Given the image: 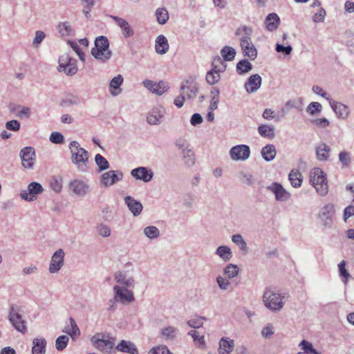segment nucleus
Listing matches in <instances>:
<instances>
[{
    "instance_id": "nucleus-1",
    "label": "nucleus",
    "mask_w": 354,
    "mask_h": 354,
    "mask_svg": "<svg viewBox=\"0 0 354 354\" xmlns=\"http://www.w3.org/2000/svg\"><path fill=\"white\" fill-rule=\"evenodd\" d=\"M236 34L241 36L240 43L244 56L254 60L257 57V50L250 37L252 34V29L247 26L240 27L237 29Z\"/></svg>"
},
{
    "instance_id": "nucleus-8",
    "label": "nucleus",
    "mask_w": 354,
    "mask_h": 354,
    "mask_svg": "<svg viewBox=\"0 0 354 354\" xmlns=\"http://www.w3.org/2000/svg\"><path fill=\"white\" fill-rule=\"evenodd\" d=\"M142 84L151 93L158 95H162L169 88L168 85L163 81L156 83L152 80H145L142 82Z\"/></svg>"
},
{
    "instance_id": "nucleus-26",
    "label": "nucleus",
    "mask_w": 354,
    "mask_h": 354,
    "mask_svg": "<svg viewBox=\"0 0 354 354\" xmlns=\"http://www.w3.org/2000/svg\"><path fill=\"white\" fill-rule=\"evenodd\" d=\"M70 189L77 195L86 194L88 187L83 181L75 180L70 183Z\"/></svg>"
},
{
    "instance_id": "nucleus-58",
    "label": "nucleus",
    "mask_w": 354,
    "mask_h": 354,
    "mask_svg": "<svg viewBox=\"0 0 354 354\" xmlns=\"http://www.w3.org/2000/svg\"><path fill=\"white\" fill-rule=\"evenodd\" d=\"M321 109L322 105L319 102H311L308 106V111L313 115L317 112H319Z\"/></svg>"
},
{
    "instance_id": "nucleus-62",
    "label": "nucleus",
    "mask_w": 354,
    "mask_h": 354,
    "mask_svg": "<svg viewBox=\"0 0 354 354\" xmlns=\"http://www.w3.org/2000/svg\"><path fill=\"white\" fill-rule=\"evenodd\" d=\"M232 241L240 245L241 249L246 248V243L240 234H236L232 236Z\"/></svg>"
},
{
    "instance_id": "nucleus-31",
    "label": "nucleus",
    "mask_w": 354,
    "mask_h": 354,
    "mask_svg": "<svg viewBox=\"0 0 354 354\" xmlns=\"http://www.w3.org/2000/svg\"><path fill=\"white\" fill-rule=\"evenodd\" d=\"M261 155L266 161L273 160L276 156L275 147L272 145H268L261 149Z\"/></svg>"
},
{
    "instance_id": "nucleus-42",
    "label": "nucleus",
    "mask_w": 354,
    "mask_h": 354,
    "mask_svg": "<svg viewBox=\"0 0 354 354\" xmlns=\"http://www.w3.org/2000/svg\"><path fill=\"white\" fill-rule=\"evenodd\" d=\"M239 274V268L233 264H229L224 270V274L228 278H233Z\"/></svg>"
},
{
    "instance_id": "nucleus-29",
    "label": "nucleus",
    "mask_w": 354,
    "mask_h": 354,
    "mask_svg": "<svg viewBox=\"0 0 354 354\" xmlns=\"http://www.w3.org/2000/svg\"><path fill=\"white\" fill-rule=\"evenodd\" d=\"M116 348L118 351L129 353L130 354H138V350L135 345L130 342L122 340L120 343L118 344Z\"/></svg>"
},
{
    "instance_id": "nucleus-19",
    "label": "nucleus",
    "mask_w": 354,
    "mask_h": 354,
    "mask_svg": "<svg viewBox=\"0 0 354 354\" xmlns=\"http://www.w3.org/2000/svg\"><path fill=\"white\" fill-rule=\"evenodd\" d=\"M269 189L275 194L277 200L285 201L289 196V194L283 187L277 183H273L269 187Z\"/></svg>"
},
{
    "instance_id": "nucleus-15",
    "label": "nucleus",
    "mask_w": 354,
    "mask_h": 354,
    "mask_svg": "<svg viewBox=\"0 0 354 354\" xmlns=\"http://www.w3.org/2000/svg\"><path fill=\"white\" fill-rule=\"evenodd\" d=\"M261 77L259 75L255 74L250 77L245 84V88L248 93L256 91L261 86Z\"/></svg>"
},
{
    "instance_id": "nucleus-13",
    "label": "nucleus",
    "mask_w": 354,
    "mask_h": 354,
    "mask_svg": "<svg viewBox=\"0 0 354 354\" xmlns=\"http://www.w3.org/2000/svg\"><path fill=\"white\" fill-rule=\"evenodd\" d=\"M122 178V174L121 172L116 173L113 170L109 171L102 174L101 178V183L104 186H110L113 185L115 183L119 181Z\"/></svg>"
},
{
    "instance_id": "nucleus-2",
    "label": "nucleus",
    "mask_w": 354,
    "mask_h": 354,
    "mask_svg": "<svg viewBox=\"0 0 354 354\" xmlns=\"http://www.w3.org/2000/svg\"><path fill=\"white\" fill-rule=\"evenodd\" d=\"M310 183L321 196H325L328 192L326 174L320 168H314L310 172Z\"/></svg>"
},
{
    "instance_id": "nucleus-54",
    "label": "nucleus",
    "mask_w": 354,
    "mask_h": 354,
    "mask_svg": "<svg viewBox=\"0 0 354 354\" xmlns=\"http://www.w3.org/2000/svg\"><path fill=\"white\" fill-rule=\"evenodd\" d=\"M203 320L204 317H197L196 319H190L188 322V324L189 326L194 328H200L203 324Z\"/></svg>"
},
{
    "instance_id": "nucleus-5",
    "label": "nucleus",
    "mask_w": 354,
    "mask_h": 354,
    "mask_svg": "<svg viewBox=\"0 0 354 354\" xmlns=\"http://www.w3.org/2000/svg\"><path fill=\"white\" fill-rule=\"evenodd\" d=\"M263 299L265 306L272 310H279L283 306V297L270 290L264 292Z\"/></svg>"
},
{
    "instance_id": "nucleus-40",
    "label": "nucleus",
    "mask_w": 354,
    "mask_h": 354,
    "mask_svg": "<svg viewBox=\"0 0 354 354\" xmlns=\"http://www.w3.org/2000/svg\"><path fill=\"white\" fill-rule=\"evenodd\" d=\"M75 59H72L68 53H64L59 58L58 71L62 72V70L68 65L71 62Z\"/></svg>"
},
{
    "instance_id": "nucleus-63",
    "label": "nucleus",
    "mask_w": 354,
    "mask_h": 354,
    "mask_svg": "<svg viewBox=\"0 0 354 354\" xmlns=\"http://www.w3.org/2000/svg\"><path fill=\"white\" fill-rule=\"evenodd\" d=\"M338 267H339V274L341 276L345 277L346 279H347L349 277V274L346 269L345 261H341L339 263Z\"/></svg>"
},
{
    "instance_id": "nucleus-21",
    "label": "nucleus",
    "mask_w": 354,
    "mask_h": 354,
    "mask_svg": "<svg viewBox=\"0 0 354 354\" xmlns=\"http://www.w3.org/2000/svg\"><path fill=\"white\" fill-rule=\"evenodd\" d=\"M280 23V19L275 13L269 14L266 19L265 24L267 30L273 31L276 30Z\"/></svg>"
},
{
    "instance_id": "nucleus-7",
    "label": "nucleus",
    "mask_w": 354,
    "mask_h": 354,
    "mask_svg": "<svg viewBox=\"0 0 354 354\" xmlns=\"http://www.w3.org/2000/svg\"><path fill=\"white\" fill-rule=\"evenodd\" d=\"M230 157L234 160H245L250 154V148L245 145L233 147L230 151Z\"/></svg>"
},
{
    "instance_id": "nucleus-3",
    "label": "nucleus",
    "mask_w": 354,
    "mask_h": 354,
    "mask_svg": "<svg viewBox=\"0 0 354 354\" xmlns=\"http://www.w3.org/2000/svg\"><path fill=\"white\" fill-rule=\"evenodd\" d=\"M91 54L97 59L103 62L111 57V51L109 50V42L106 37L100 36L95 39V47L92 48Z\"/></svg>"
},
{
    "instance_id": "nucleus-39",
    "label": "nucleus",
    "mask_w": 354,
    "mask_h": 354,
    "mask_svg": "<svg viewBox=\"0 0 354 354\" xmlns=\"http://www.w3.org/2000/svg\"><path fill=\"white\" fill-rule=\"evenodd\" d=\"M57 30L62 36H68L73 32L72 26L68 22L60 23L57 26Z\"/></svg>"
},
{
    "instance_id": "nucleus-16",
    "label": "nucleus",
    "mask_w": 354,
    "mask_h": 354,
    "mask_svg": "<svg viewBox=\"0 0 354 354\" xmlns=\"http://www.w3.org/2000/svg\"><path fill=\"white\" fill-rule=\"evenodd\" d=\"M124 201L129 210L134 216H138L141 213L142 210V205L139 201L129 196H126Z\"/></svg>"
},
{
    "instance_id": "nucleus-25",
    "label": "nucleus",
    "mask_w": 354,
    "mask_h": 354,
    "mask_svg": "<svg viewBox=\"0 0 354 354\" xmlns=\"http://www.w3.org/2000/svg\"><path fill=\"white\" fill-rule=\"evenodd\" d=\"M330 147L325 143L319 145L316 148L317 158L319 160H327L330 156Z\"/></svg>"
},
{
    "instance_id": "nucleus-22",
    "label": "nucleus",
    "mask_w": 354,
    "mask_h": 354,
    "mask_svg": "<svg viewBox=\"0 0 354 354\" xmlns=\"http://www.w3.org/2000/svg\"><path fill=\"white\" fill-rule=\"evenodd\" d=\"M113 18L118 26L121 28L122 34L125 37H129L133 35V30L131 28L129 23L126 20L118 17H113Z\"/></svg>"
},
{
    "instance_id": "nucleus-57",
    "label": "nucleus",
    "mask_w": 354,
    "mask_h": 354,
    "mask_svg": "<svg viewBox=\"0 0 354 354\" xmlns=\"http://www.w3.org/2000/svg\"><path fill=\"white\" fill-rule=\"evenodd\" d=\"M6 127L9 130L16 131L19 129L20 123L16 120H10L6 122Z\"/></svg>"
},
{
    "instance_id": "nucleus-11",
    "label": "nucleus",
    "mask_w": 354,
    "mask_h": 354,
    "mask_svg": "<svg viewBox=\"0 0 354 354\" xmlns=\"http://www.w3.org/2000/svg\"><path fill=\"white\" fill-rule=\"evenodd\" d=\"M9 319L16 330L22 333H26V326L25 321L22 319L21 316L18 313L15 311L13 307L11 308Z\"/></svg>"
},
{
    "instance_id": "nucleus-52",
    "label": "nucleus",
    "mask_w": 354,
    "mask_h": 354,
    "mask_svg": "<svg viewBox=\"0 0 354 354\" xmlns=\"http://www.w3.org/2000/svg\"><path fill=\"white\" fill-rule=\"evenodd\" d=\"M51 188L56 192H60L62 189L61 179L53 178L50 183Z\"/></svg>"
},
{
    "instance_id": "nucleus-4",
    "label": "nucleus",
    "mask_w": 354,
    "mask_h": 354,
    "mask_svg": "<svg viewBox=\"0 0 354 354\" xmlns=\"http://www.w3.org/2000/svg\"><path fill=\"white\" fill-rule=\"evenodd\" d=\"M91 342L94 346L98 350L110 353L114 347V342L103 333H97L91 338Z\"/></svg>"
},
{
    "instance_id": "nucleus-37",
    "label": "nucleus",
    "mask_w": 354,
    "mask_h": 354,
    "mask_svg": "<svg viewBox=\"0 0 354 354\" xmlns=\"http://www.w3.org/2000/svg\"><path fill=\"white\" fill-rule=\"evenodd\" d=\"M212 69L218 72H224L226 69V64L224 61L218 56L215 57L212 62Z\"/></svg>"
},
{
    "instance_id": "nucleus-44",
    "label": "nucleus",
    "mask_w": 354,
    "mask_h": 354,
    "mask_svg": "<svg viewBox=\"0 0 354 354\" xmlns=\"http://www.w3.org/2000/svg\"><path fill=\"white\" fill-rule=\"evenodd\" d=\"M67 75H73L77 72V66L76 64V60L71 62L65 68L62 70Z\"/></svg>"
},
{
    "instance_id": "nucleus-56",
    "label": "nucleus",
    "mask_w": 354,
    "mask_h": 354,
    "mask_svg": "<svg viewBox=\"0 0 354 354\" xmlns=\"http://www.w3.org/2000/svg\"><path fill=\"white\" fill-rule=\"evenodd\" d=\"M162 118V115L160 114L158 115H154V114H150L147 116V122L150 124H156L160 123L161 119Z\"/></svg>"
},
{
    "instance_id": "nucleus-24",
    "label": "nucleus",
    "mask_w": 354,
    "mask_h": 354,
    "mask_svg": "<svg viewBox=\"0 0 354 354\" xmlns=\"http://www.w3.org/2000/svg\"><path fill=\"white\" fill-rule=\"evenodd\" d=\"M234 344L232 339L223 337L219 342V353L221 354L230 353L234 349Z\"/></svg>"
},
{
    "instance_id": "nucleus-43",
    "label": "nucleus",
    "mask_w": 354,
    "mask_h": 354,
    "mask_svg": "<svg viewBox=\"0 0 354 354\" xmlns=\"http://www.w3.org/2000/svg\"><path fill=\"white\" fill-rule=\"evenodd\" d=\"M95 160L100 170H104L109 168V165L108 161L102 155L97 154Z\"/></svg>"
},
{
    "instance_id": "nucleus-9",
    "label": "nucleus",
    "mask_w": 354,
    "mask_h": 354,
    "mask_svg": "<svg viewBox=\"0 0 354 354\" xmlns=\"http://www.w3.org/2000/svg\"><path fill=\"white\" fill-rule=\"evenodd\" d=\"M43 191L41 185L38 183H31L28 185V189L21 193V197L28 201H33L36 196Z\"/></svg>"
},
{
    "instance_id": "nucleus-35",
    "label": "nucleus",
    "mask_w": 354,
    "mask_h": 354,
    "mask_svg": "<svg viewBox=\"0 0 354 354\" xmlns=\"http://www.w3.org/2000/svg\"><path fill=\"white\" fill-rule=\"evenodd\" d=\"M221 55L225 61H232L234 59L236 51L232 47L225 46L221 50Z\"/></svg>"
},
{
    "instance_id": "nucleus-51",
    "label": "nucleus",
    "mask_w": 354,
    "mask_h": 354,
    "mask_svg": "<svg viewBox=\"0 0 354 354\" xmlns=\"http://www.w3.org/2000/svg\"><path fill=\"white\" fill-rule=\"evenodd\" d=\"M189 335L192 337L194 340L195 342H197L199 346H204L205 345V340H204V336L199 335V333L198 331L195 330H192L189 333Z\"/></svg>"
},
{
    "instance_id": "nucleus-32",
    "label": "nucleus",
    "mask_w": 354,
    "mask_h": 354,
    "mask_svg": "<svg viewBox=\"0 0 354 354\" xmlns=\"http://www.w3.org/2000/svg\"><path fill=\"white\" fill-rule=\"evenodd\" d=\"M258 131L264 138H272L274 136V128L266 124L260 125Z\"/></svg>"
},
{
    "instance_id": "nucleus-50",
    "label": "nucleus",
    "mask_w": 354,
    "mask_h": 354,
    "mask_svg": "<svg viewBox=\"0 0 354 354\" xmlns=\"http://www.w3.org/2000/svg\"><path fill=\"white\" fill-rule=\"evenodd\" d=\"M149 354H173L167 346H159L156 348H153L149 352Z\"/></svg>"
},
{
    "instance_id": "nucleus-41",
    "label": "nucleus",
    "mask_w": 354,
    "mask_h": 354,
    "mask_svg": "<svg viewBox=\"0 0 354 354\" xmlns=\"http://www.w3.org/2000/svg\"><path fill=\"white\" fill-rule=\"evenodd\" d=\"M299 346L305 354H321L315 348H314L313 344L308 341H301L299 344Z\"/></svg>"
},
{
    "instance_id": "nucleus-33",
    "label": "nucleus",
    "mask_w": 354,
    "mask_h": 354,
    "mask_svg": "<svg viewBox=\"0 0 354 354\" xmlns=\"http://www.w3.org/2000/svg\"><path fill=\"white\" fill-rule=\"evenodd\" d=\"M156 17L160 24H165L169 19L168 11L165 8H158L156 11Z\"/></svg>"
},
{
    "instance_id": "nucleus-48",
    "label": "nucleus",
    "mask_w": 354,
    "mask_h": 354,
    "mask_svg": "<svg viewBox=\"0 0 354 354\" xmlns=\"http://www.w3.org/2000/svg\"><path fill=\"white\" fill-rule=\"evenodd\" d=\"M322 214L326 218H331L335 214V207L333 204L326 205L322 209Z\"/></svg>"
},
{
    "instance_id": "nucleus-6",
    "label": "nucleus",
    "mask_w": 354,
    "mask_h": 354,
    "mask_svg": "<svg viewBox=\"0 0 354 354\" xmlns=\"http://www.w3.org/2000/svg\"><path fill=\"white\" fill-rule=\"evenodd\" d=\"M73 162L75 164L85 163L88 159V153L84 149L81 148L76 141L70 143Z\"/></svg>"
},
{
    "instance_id": "nucleus-47",
    "label": "nucleus",
    "mask_w": 354,
    "mask_h": 354,
    "mask_svg": "<svg viewBox=\"0 0 354 354\" xmlns=\"http://www.w3.org/2000/svg\"><path fill=\"white\" fill-rule=\"evenodd\" d=\"M176 330L172 326H168L162 330L161 334L166 339H173L175 337Z\"/></svg>"
},
{
    "instance_id": "nucleus-12",
    "label": "nucleus",
    "mask_w": 354,
    "mask_h": 354,
    "mask_svg": "<svg viewBox=\"0 0 354 354\" xmlns=\"http://www.w3.org/2000/svg\"><path fill=\"white\" fill-rule=\"evenodd\" d=\"M64 258V252L62 249H59L54 253L49 266L50 272L55 273L60 270L63 265Z\"/></svg>"
},
{
    "instance_id": "nucleus-27",
    "label": "nucleus",
    "mask_w": 354,
    "mask_h": 354,
    "mask_svg": "<svg viewBox=\"0 0 354 354\" xmlns=\"http://www.w3.org/2000/svg\"><path fill=\"white\" fill-rule=\"evenodd\" d=\"M288 179L294 187H299L303 181V177L301 172L297 169H292L288 175Z\"/></svg>"
},
{
    "instance_id": "nucleus-45",
    "label": "nucleus",
    "mask_w": 354,
    "mask_h": 354,
    "mask_svg": "<svg viewBox=\"0 0 354 354\" xmlns=\"http://www.w3.org/2000/svg\"><path fill=\"white\" fill-rule=\"evenodd\" d=\"M217 254L225 260H229L231 257L230 249L227 246L218 247Z\"/></svg>"
},
{
    "instance_id": "nucleus-30",
    "label": "nucleus",
    "mask_w": 354,
    "mask_h": 354,
    "mask_svg": "<svg viewBox=\"0 0 354 354\" xmlns=\"http://www.w3.org/2000/svg\"><path fill=\"white\" fill-rule=\"evenodd\" d=\"M69 321L70 325L66 326L63 331L68 333L73 339H74L80 335V331L75 321L73 318H70Z\"/></svg>"
},
{
    "instance_id": "nucleus-14",
    "label": "nucleus",
    "mask_w": 354,
    "mask_h": 354,
    "mask_svg": "<svg viewBox=\"0 0 354 354\" xmlns=\"http://www.w3.org/2000/svg\"><path fill=\"white\" fill-rule=\"evenodd\" d=\"M131 175L136 179L142 180L144 182H149L153 177V172L145 167H140L133 169Z\"/></svg>"
},
{
    "instance_id": "nucleus-61",
    "label": "nucleus",
    "mask_w": 354,
    "mask_h": 354,
    "mask_svg": "<svg viewBox=\"0 0 354 354\" xmlns=\"http://www.w3.org/2000/svg\"><path fill=\"white\" fill-rule=\"evenodd\" d=\"M339 160L344 166H348L350 162V155L346 151L340 152L339 155Z\"/></svg>"
},
{
    "instance_id": "nucleus-60",
    "label": "nucleus",
    "mask_w": 354,
    "mask_h": 354,
    "mask_svg": "<svg viewBox=\"0 0 354 354\" xmlns=\"http://www.w3.org/2000/svg\"><path fill=\"white\" fill-rule=\"evenodd\" d=\"M115 279L117 281V282L120 283H123L125 285H129L131 283V280L126 279L125 276L121 272L115 273Z\"/></svg>"
},
{
    "instance_id": "nucleus-34",
    "label": "nucleus",
    "mask_w": 354,
    "mask_h": 354,
    "mask_svg": "<svg viewBox=\"0 0 354 354\" xmlns=\"http://www.w3.org/2000/svg\"><path fill=\"white\" fill-rule=\"evenodd\" d=\"M221 72H218L212 68L206 75L207 82L210 85H214L218 83L221 79Z\"/></svg>"
},
{
    "instance_id": "nucleus-10",
    "label": "nucleus",
    "mask_w": 354,
    "mask_h": 354,
    "mask_svg": "<svg viewBox=\"0 0 354 354\" xmlns=\"http://www.w3.org/2000/svg\"><path fill=\"white\" fill-rule=\"evenodd\" d=\"M22 165L26 169L32 167L35 160V150L32 147H25L20 152Z\"/></svg>"
},
{
    "instance_id": "nucleus-28",
    "label": "nucleus",
    "mask_w": 354,
    "mask_h": 354,
    "mask_svg": "<svg viewBox=\"0 0 354 354\" xmlns=\"http://www.w3.org/2000/svg\"><path fill=\"white\" fill-rule=\"evenodd\" d=\"M114 290L117 297H119L121 300L131 302L133 301L134 297L131 291L127 288H121L119 286H115Z\"/></svg>"
},
{
    "instance_id": "nucleus-38",
    "label": "nucleus",
    "mask_w": 354,
    "mask_h": 354,
    "mask_svg": "<svg viewBox=\"0 0 354 354\" xmlns=\"http://www.w3.org/2000/svg\"><path fill=\"white\" fill-rule=\"evenodd\" d=\"M219 93H220L219 90L216 88H214L211 91L212 99H211V102H210V104H209V110L214 111L217 109L218 104L219 102Z\"/></svg>"
},
{
    "instance_id": "nucleus-20",
    "label": "nucleus",
    "mask_w": 354,
    "mask_h": 354,
    "mask_svg": "<svg viewBox=\"0 0 354 354\" xmlns=\"http://www.w3.org/2000/svg\"><path fill=\"white\" fill-rule=\"evenodd\" d=\"M156 51L158 54H165L169 50L167 39L164 35H159L156 39Z\"/></svg>"
},
{
    "instance_id": "nucleus-55",
    "label": "nucleus",
    "mask_w": 354,
    "mask_h": 354,
    "mask_svg": "<svg viewBox=\"0 0 354 354\" xmlns=\"http://www.w3.org/2000/svg\"><path fill=\"white\" fill-rule=\"evenodd\" d=\"M68 43L70 44L71 47L78 55L80 59L82 61H84V53L82 51V50L80 48L79 45L77 43L74 42V41H69Z\"/></svg>"
},
{
    "instance_id": "nucleus-18",
    "label": "nucleus",
    "mask_w": 354,
    "mask_h": 354,
    "mask_svg": "<svg viewBox=\"0 0 354 354\" xmlns=\"http://www.w3.org/2000/svg\"><path fill=\"white\" fill-rule=\"evenodd\" d=\"M46 341L44 338H35L32 340V353L45 354Z\"/></svg>"
},
{
    "instance_id": "nucleus-17",
    "label": "nucleus",
    "mask_w": 354,
    "mask_h": 354,
    "mask_svg": "<svg viewBox=\"0 0 354 354\" xmlns=\"http://www.w3.org/2000/svg\"><path fill=\"white\" fill-rule=\"evenodd\" d=\"M330 106L339 118L344 119L348 116L349 109L345 104L340 102H330Z\"/></svg>"
},
{
    "instance_id": "nucleus-23",
    "label": "nucleus",
    "mask_w": 354,
    "mask_h": 354,
    "mask_svg": "<svg viewBox=\"0 0 354 354\" xmlns=\"http://www.w3.org/2000/svg\"><path fill=\"white\" fill-rule=\"evenodd\" d=\"M123 82V77L118 75L113 77L109 84L110 92L113 95H118L121 92L120 86Z\"/></svg>"
},
{
    "instance_id": "nucleus-36",
    "label": "nucleus",
    "mask_w": 354,
    "mask_h": 354,
    "mask_svg": "<svg viewBox=\"0 0 354 354\" xmlns=\"http://www.w3.org/2000/svg\"><path fill=\"white\" fill-rule=\"evenodd\" d=\"M252 64L246 59L241 60L236 64V71L239 74L248 73L252 69Z\"/></svg>"
},
{
    "instance_id": "nucleus-64",
    "label": "nucleus",
    "mask_w": 354,
    "mask_h": 354,
    "mask_svg": "<svg viewBox=\"0 0 354 354\" xmlns=\"http://www.w3.org/2000/svg\"><path fill=\"white\" fill-rule=\"evenodd\" d=\"M354 215V206L349 205L345 208L344 212V218L346 221L349 217Z\"/></svg>"
},
{
    "instance_id": "nucleus-53",
    "label": "nucleus",
    "mask_w": 354,
    "mask_h": 354,
    "mask_svg": "<svg viewBox=\"0 0 354 354\" xmlns=\"http://www.w3.org/2000/svg\"><path fill=\"white\" fill-rule=\"evenodd\" d=\"M50 140L53 143L60 144L64 142V136L58 132H53L50 136Z\"/></svg>"
},
{
    "instance_id": "nucleus-46",
    "label": "nucleus",
    "mask_w": 354,
    "mask_h": 354,
    "mask_svg": "<svg viewBox=\"0 0 354 354\" xmlns=\"http://www.w3.org/2000/svg\"><path fill=\"white\" fill-rule=\"evenodd\" d=\"M145 234L149 239H154L159 236V230L155 226H149L145 229Z\"/></svg>"
},
{
    "instance_id": "nucleus-49",
    "label": "nucleus",
    "mask_w": 354,
    "mask_h": 354,
    "mask_svg": "<svg viewBox=\"0 0 354 354\" xmlns=\"http://www.w3.org/2000/svg\"><path fill=\"white\" fill-rule=\"evenodd\" d=\"M68 337L66 335L59 336L56 340V348L58 351H62L67 346Z\"/></svg>"
},
{
    "instance_id": "nucleus-59",
    "label": "nucleus",
    "mask_w": 354,
    "mask_h": 354,
    "mask_svg": "<svg viewBox=\"0 0 354 354\" xmlns=\"http://www.w3.org/2000/svg\"><path fill=\"white\" fill-rule=\"evenodd\" d=\"M326 15V11L321 8L318 12L315 13L313 17V20L314 22H322L324 21Z\"/></svg>"
}]
</instances>
